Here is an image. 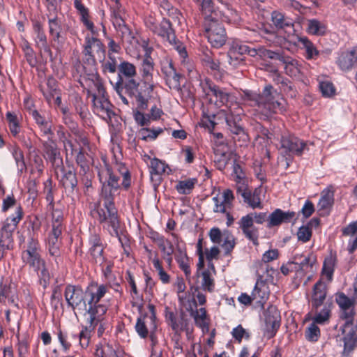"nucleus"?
<instances>
[{
	"instance_id": "1",
	"label": "nucleus",
	"mask_w": 357,
	"mask_h": 357,
	"mask_svg": "<svg viewBox=\"0 0 357 357\" xmlns=\"http://www.w3.org/2000/svg\"><path fill=\"white\" fill-rule=\"evenodd\" d=\"M108 290L107 285L97 283H91L84 291L79 286L69 284L66 287L64 296L68 305L74 311L77 310L84 316H89L90 326L88 329H85L86 333L107 313L108 306L101 303V299Z\"/></svg>"
},
{
	"instance_id": "2",
	"label": "nucleus",
	"mask_w": 357,
	"mask_h": 357,
	"mask_svg": "<svg viewBox=\"0 0 357 357\" xmlns=\"http://www.w3.org/2000/svg\"><path fill=\"white\" fill-rule=\"evenodd\" d=\"M200 6L204 19L202 26L208 41L214 47H222L227 40L226 30L222 23L224 19L221 20L220 13L213 9L211 0H202ZM227 11L225 20H229L236 14L233 9L228 8Z\"/></svg>"
},
{
	"instance_id": "3",
	"label": "nucleus",
	"mask_w": 357,
	"mask_h": 357,
	"mask_svg": "<svg viewBox=\"0 0 357 357\" xmlns=\"http://www.w3.org/2000/svg\"><path fill=\"white\" fill-rule=\"evenodd\" d=\"M244 100L266 117L285 111V100L280 97L271 85L265 86L261 94L245 93Z\"/></svg>"
},
{
	"instance_id": "4",
	"label": "nucleus",
	"mask_w": 357,
	"mask_h": 357,
	"mask_svg": "<svg viewBox=\"0 0 357 357\" xmlns=\"http://www.w3.org/2000/svg\"><path fill=\"white\" fill-rule=\"evenodd\" d=\"M21 258L29 270L37 274L39 284L45 289L50 283V275L46 261L42 257L40 243L36 238L31 237L28 240L25 249L22 251Z\"/></svg>"
},
{
	"instance_id": "5",
	"label": "nucleus",
	"mask_w": 357,
	"mask_h": 357,
	"mask_svg": "<svg viewBox=\"0 0 357 357\" xmlns=\"http://www.w3.org/2000/svg\"><path fill=\"white\" fill-rule=\"evenodd\" d=\"M102 199V206L100 203L96 204L95 208L91 211V215L102 225L103 228L106 229L112 236L117 237L121 241V227L114 199L107 195Z\"/></svg>"
},
{
	"instance_id": "6",
	"label": "nucleus",
	"mask_w": 357,
	"mask_h": 357,
	"mask_svg": "<svg viewBox=\"0 0 357 357\" xmlns=\"http://www.w3.org/2000/svg\"><path fill=\"white\" fill-rule=\"evenodd\" d=\"M88 79L93 83L98 91V95L92 93L87 90L88 97L92 98L94 112L107 121H111L112 117L115 115L112 110V105L106 97V90L103 86L102 79L97 73L88 75Z\"/></svg>"
},
{
	"instance_id": "7",
	"label": "nucleus",
	"mask_w": 357,
	"mask_h": 357,
	"mask_svg": "<svg viewBox=\"0 0 357 357\" xmlns=\"http://www.w3.org/2000/svg\"><path fill=\"white\" fill-rule=\"evenodd\" d=\"M23 215L22 208L18 204L15 208V214L6 220L0 231V259L4 258L8 252L13 249V233L22 219Z\"/></svg>"
},
{
	"instance_id": "8",
	"label": "nucleus",
	"mask_w": 357,
	"mask_h": 357,
	"mask_svg": "<svg viewBox=\"0 0 357 357\" xmlns=\"http://www.w3.org/2000/svg\"><path fill=\"white\" fill-rule=\"evenodd\" d=\"M153 88V84L149 82L143 80L139 82L136 79H130L125 82L123 90L127 95L135 98L139 109L145 110L148 107Z\"/></svg>"
},
{
	"instance_id": "9",
	"label": "nucleus",
	"mask_w": 357,
	"mask_h": 357,
	"mask_svg": "<svg viewBox=\"0 0 357 357\" xmlns=\"http://www.w3.org/2000/svg\"><path fill=\"white\" fill-rule=\"evenodd\" d=\"M146 24L154 33L168 41L179 52L181 56L184 57L186 56L185 48L183 43L177 40L169 20L163 19L159 24H157L153 20H149L146 22Z\"/></svg>"
},
{
	"instance_id": "10",
	"label": "nucleus",
	"mask_w": 357,
	"mask_h": 357,
	"mask_svg": "<svg viewBox=\"0 0 357 357\" xmlns=\"http://www.w3.org/2000/svg\"><path fill=\"white\" fill-rule=\"evenodd\" d=\"M199 86L204 93L203 97L207 99L210 104H213L217 107H221L227 103L229 93L209 79L206 78L201 80Z\"/></svg>"
},
{
	"instance_id": "11",
	"label": "nucleus",
	"mask_w": 357,
	"mask_h": 357,
	"mask_svg": "<svg viewBox=\"0 0 357 357\" xmlns=\"http://www.w3.org/2000/svg\"><path fill=\"white\" fill-rule=\"evenodd\" d=\"M136 75L137 69L133 63L126 61H123L119 64L118 79L117 82L113 84V87L120 96L122 102L126 105H129V102L123 95V86H125V82L128 80L135 79V77Z\"/></svg>"
},
{
	"instance_id": "12",
	"label": "nucleus",
	"mask_w": 357,
	"mask_h": 357,
	"mask_svg": "<svg viewBox=\"0 0 357 357\" xmlns=\"http://www.w3.org/2000/svg\"><path fill=\"white\" fill-rule=\"evenodd\" d=\"M266 57L279 61L284 65L285 73L292 77H298L301 74V64L298 60L287 55L283 51L274 52L269 50L265 52Z\"/></svg>"
},
{
	"instance_id": "13",
	"label": "nucleus",
	"mask_w": 357,
	"mask_h": 357,
	"mask_svg": "<svg viewBox=\"0 0 357 357\" xmlns=\"http://www.w3.org/2000/svg\"><path fill=\"white\" fill-rule=\"evenodd\" d=\"M48 20V31L52 42L54 43H63L64 38L62 35L63 26L58 17L56 7L52 4L48 6V13L46 14Z\"/></svg>"
},
{
	"instance_id": "14",
	"label": "nucleus",
	"mask_w": 357,
	"mask_h": 357,
	"mask_svg": "<svg viewBox=\"0 0 357 357\" xmlns=\"http://www.w3.org/2000/svg\"><path fill=\"white\" fill-rule=\"evenodd\" d=\"M83 54L86 61L90 65H96L95 55L100 59L105 58V50L102 43L95 37H86L84 45Z\"/></svg>"
},
{
	"instance_id": "15",
	"label": "nucleus",
	"mask_w": 357,
	"mask_h": 357,
	"mask_svg": "<svg viewBox=\"0 0 357 357\" xmlns=\"http://www.w3.org/2000/svg\"><path fill=\"white\" fill-rule=\"evenodd\" d=\"M336 302L342 310V318L345 319L346 321L342 326V333L345 332V329L353 326L354 324V317L355 314L354 305V301L344 293H338L336 295Z\"/></svg>"
},
{
	"instance_id": "16",
	"label": "nucleus",
	"mask_w": 357,
	"mask_h": 357,
	"mask_svg": "<svg viewBox=\"0 0 357 357\" xmlns=\"http://www.w3.org/2000/svg\"><path fill=\"white\" fill-rule=\"evenodd\" d=\"M265 52H269V50L261 46L258 48H252L240 41H234L232 43L227 54L229 58H236V54H239L241 56L248 54L250 56L259 55L261 57H266Z\"/></svg>"
},
{
	"instance_id": "17",
	"label": "nucleus",
	"mask_w": 357,
	"mask_h": 357,
	"mask_svg": "<svg viewBox=\"0 0 357 357\" xmlns=\"http://www.w3.org/2000/svg\"><path fill=\"white\" fill-rule=\"evenodd\" d=\"M104 172H105L108 178L102 184L101 197H105L107 195H109L110 198L114 199V192L122 186V185L119 183V176L113 172L112 168L106 162L105 169L98 174L100 181L102 180V174H104Z\"/></svg>"
},
{
	"instance_id": "18",
	"label": "nucleus",
	"mask_w": 357,
	"mask_h": 357,
	"mask_svg": "<svg viewBox=\"0 0 357 357\" xmlns=\"http://www.w3.org/2000/svg\"><path fill=\"white\" fill-rule=\"evenodd\" d=\"M266 334L268 338L273 337L280 326V313L276 306L269 305L264 312Z\"/></svg>"
},
{
	"instance_id": "19",
	"label": "nucleus",
	"mask_w": 357,
	"mask_h": 357,
	"mask_svg": "<svg viewBox=\"0 0 357 357\" xmlns=\"http://www.w3.org/2000/svg\"><path fill=\"white\" fill-rule=\"evenodd\" d=\"M280 142L281 149L290 155H301L307 149V144L293 135H283Z\"/></svg>"
},
{
	"instance_id": "20",
	"label": "nucleus",
	"mask_w": 357,
	"mask_h": 357,
	"mask_svg": "<svg viewBox=\"0 0 357 357\" xmlns=\"http://www.w3.org/2000/svg\"><path fill=\"white\" fill-rule=\"evenodd\" d=\"M29 114L33 118L36 126L40 130L43 136L50 139L54 136L53 124L51 119L46 117L37 109L29 108Z\"/></svg>"
},
{
	"instance_id": "21",
	"label": "nucleus",
	"mask_w": 357,
	"mask_h": 357,
	"mask_svg": "<svg viewBox=\"0 0 357 357\" xmlns=\"http://www.w3.org/2000/svg\"><path fill=\"white\" fill-rule=\"evenodd\" d=\"M254 222L253 214L248 213L243 216L238 224L245 237L252 241L255 245H258L259 230L254 225Z\"/></svg>"
},
{
	"instance_id": "22",
	"label": "nucleus",
	"mask_w": 357,
	"mask_h": 357,
	"mask_svg": "<svg viewBox=\"0 0 357 357\" xmlns=\"http://www.w3.org/2000/svg\"><path fill=\"white\" fill-rule=\"evenodd\" d=\"M105 314H106V313L102 315V319L99 322H98L96 325H94V327H93V328L90 331H88L87 334L85 331V329L86 328H88V327L90 326V324L89 321V316H86V325L85 326L82 327V329L78 335H72V337L76 340H79V344L82 347H83V348L87 347L89 344L92 333L94 332V330L97 326H98V331H97L98 337H101L102 335V334L105 330L104 323H103V321L105 319Z\"/></svg>"
},
{
	"instance_id": "23",
	"label": "nucleus",
	"mask_w": 357,
	"mask_h": 357,
	"mask_svg": "<svg viewBox=\"0 0 357 357\" xmlns=\"http://www.w3.org/2000/svg\"><path fill=\"white\" fill-rule=\"evenodd\" d=\"M165 312L166 322L175 333L178 334L181 331L187 330L188 321L185 317L183 312H181L180 317H178L168 307H165Z\"/></svg>"
},
{
	"instance_id": "24",
	"label": "nucleus",
	"mask_w": 357,
	"mask_h": 357,
	"mask_svg": "<svg viewBox=\"0 0 357 357\" xmlns=\"http://www.w3.org/2000/svg\"><path fill=\"white\" fill-rule=\"evenodd\" d=\"M236 109L235 112H233L231 109L223 112L228 129L232 134L238 135L244 134L245 131L240 123L241 121V112L242 109L237 107Z\"/></svg>"
},
{
	"instance_id": "25",
	"label": "nucleus",
	"mask_w": 357,
	"mask_h": 357,
	"mask_svg": "<svg viewBox=\"0 0 357 357\" xmlns=\"http://www.w3.org/2000/svg\"><path fill=\"white\" fill-rule=\"evenodd\" d=\"M236 192L243 199V202L252 208H262L259 192L257 189L253 192L248 189L245 183L238 185Z\"/></svg>"
},
{
	"instance_id": "26",
	"label": "nucleus",
	"mask_w": 357,
	"mask_h": 357,
	"mask_svg": "<svg viewBox=\"0 0 357 357\" xmlns=\"http://www.w3.org/2000/svg\"><path fill=\"white\" fill-rule=\"evenodd\" d=\"M149 168L151 181L154 188H156L161 183L162 175L165 173L166 169L169 168V166L165 162L153 158L151 159Z\"/></svg>"
},
{
	"instance_id": "27",
	"label": "nucleus",
	"mask_w": 357,
	"mask_h": 357,
	"mask_svg": "<svg viewBox=\"0 0 357 357\" xmlns=\"http://www.w3.org/2000/svg\"><path fill=\"white\" fill-rule=\"evenodd\" d=\"M63 176L60 183L64 188L68 195L73 196L78 192L77 178L75 172L69 169L66 170L63 167H61Z\"/></svg>"
},
{
	"instance_id": "28",
	"label": "nucleus",
	"mask_w": 357,
	"mask_h": 357,
	"mask_svg": "<svg viewBox=\"0 0 357 357\" xmlns=\"http://www.w3.org/2000/svg\"><path fill=\"white\" fill-rule=\"evenodd\" d=\"M162 73L165 75L166 84L169 89H180V74L177 73L172 61H168L163 65Z\"/></svg>"
},
{
	"instance_id": "29",
	"label": "nucleus",
	"mask_w": 357,
	"mask_h": 357,
	"mask_svg": "<svg viewBox=\"0 0 357 357\" xmlns=\"http://www.w3.org/2000/svg\"><path fill=\"white\" fill-rule=\"evenodd\" d=\"M252 298L254 299L256 306L264 308V304L269 297V291L267 284L261 280H258L252 291Z\"/></svg>"
},
{
	"instance_id": "30",
	"label": "nucleus",
	"mask_w": 357,
	"mask_h": 357,
	"mask_svg": "<svg viewBox=\"0 0 357 357\" xmlns=\"http://www.w3.org/2000/svg\"><path fill=\"white\" fill-rule=\"evenodd\" d=\"M337 64L342 70L348 71L357 65V49L342 52L337 59Z\"/></svg>"
},
{
	"instance_id": "31",
	"label": "nucleus",
	"mask_w": 357,
	"mask_h": 357,
	"mask_svg": "<svg viewBox=\"0 0 357 357\" xmlns=\"http://www.w3.org/2000/svg\"><path fill=\"white\" fill-rule=\"evenodd\" d=\"M296 213L293 211H283L280 208L275 209L268 217L267 227L271 228L279 226L283 222H290L295 217Z\"/></svg>"
},
{
	"instance_id": "32",
	"label": "nucleus",
	"mask_w": 357,
	"mask_h": 357,
	"mask_svg": "<svg viewBox=\"0 0 357 357\" xmlns=\"http://www.w3.org/2000/svg\"><path fill=\"white\" fill-rule=\"evenodd\" d=\"M327 294L326 285L321 280H319L313 288V294L312 296V308L317 310L323 305Z\"/></svg>"
},
{
	"instance_id": "33",
	"label": "nucleus",
	"mask_w": 357,
	"mask_h": 357,
	"mask_svg": "<svg viewBox=\"0 0 357 357\" xmlns=\"http://www.w3.org/2000/svg\"><path fill=\"white\" fill-rule=\"evenodd\" d=\"M74 6L81 16V21L87 28V29H89L92 33V34H96L97 32L95 30L94 24L91 21L89 20L88 8L84 6L81 0H75Z\"/></svg>"
},
{
	"instance_id": "34",
	"label": "nucleus",
	"mask_w": 357,
	"mask_h": 357,
	"mask_svg": "<svg viewBox=\"0 0 357 357\" xmlns=\"http://www.w3.org/2000/svg\"><path fill=\"white\" fill-rule=\"evenodd\" d=\"M139 70L142 79L151 83L153 79L154 63L153 59L149 54H146L143 58Z\"/></svg>"
},
{
	"instance_id": "35",
	"label": "nucleus",
	"mask_w": 357,
	"mask_h": 357,
	"mask_svg": "<svg viewBox=\"0 0 357 357\" xmlns=\"http://www.w3.org/2000/svg\"><path fill=\"white\" fill-rule=\"evenodd\" d=\"M298 42L300 43L305 51V57L307 60H315L319 55V52L317 50L314 44L306 36H297Z\"/></svg>"
},
{
	"instance_id": "36",
	"label": "nucleus",
	"mask_w": 357,
	"mask_h": 357,
	"mask_svg": "<svg viewBox=\"0 0 357 357\" xmlns=\"http://www.w3.org/2000/svg\"><path fill=\"white\" fill-rule=\"evenodd\" d=\"M33 29L36 34V42L37 45L43 48L45 51L51 53V50L47 45V36L43 30V24L39 21H35L33 24Z\"/></svg>"
},
{
	"instance_id": "37",
	"label": "nucleus",
	"mask_w": 357,
	"mask_h": 357,
	"mask_svg": "<svg viewBox=\"0 0 357 357\" xmlns=\"http://www.w3.org/2000/svg\"><path fill=\"white\" fill-rule=\"evenodd\" d=\"M43 147L48 159L52 163H55L58 160H60L61 163L63 162L62 158H60V152L57 149L56 144L52 140V138L48 139V141L43 142Z\"/></svg>"
},
{
	"instance_id": "38",
	"label": "nucleus",
	"mask_w": 357,
	"mask_h": 357,
	"mask_svg": "<svg viewBox=\"0 0 357 357\" xmlns=\"http://www.w3.org/2000/svg\"><path fill=\"white\" fill-rule=\"evenodd\" d=\"M190 315L194 318L195 324L203 330H208V323L206 321L207 313L204 307H201L199 310H193L192 307L190 310Z\"/></svg>"
},
{
	"instance_id": "39",
	"label": "nucleus",
	"mask_w": 357,
	"mask_h": 357,
	"mask_svg": "<svg viewBox=\"0 0 357 357\" xmlns=\"http://www.w3.org/2000/svg\"><path fill=\"white\" fill-rule=\"evenodd\" d=\"M271 20L276 28L284 29L288 27H292L291 20L285 17L282 13L273 11L271 14Z\"/></svg>"
},
{
	"instance_id": "40",
	"label": "nucleus",
	"mask_w": 357,
	"mask_h": 357,
	"mask_svg": "<svg viewBox=\"0 0 357 357\" xmlns=\"http://www.w3.org/2000/svg\"><path fill=\"white\" fill-rule=\"evenodd\" d=\"M334 201V190L333 186H329L321 192V199L318 206L320 209H325L330 207Z\"/></svg>"
},
{
	"instance_id": "41",
	"label": "nucleus",
	"mask_w": 357,
	"mask_h": 357,
	"mask_svg": "<svg viewBox=\"0 0 357 357\" xmlns=\"http://www.w3.org/2000/svg\"><path fill=\"white\" fill-rule=\"evenodd\" d=\"M197 183V179L195 178L179 181L176 185L175 188L181 195H189L194 189Z\"/></svg>"
},
{
	"instance_id": "42",
	"label": "nucleus",
	"mask_w": 357,
	"mask_h": 357,
	"mask_svg": "<svg viewBox=\"0 0 357 357\" xmlns=\"http://www.w3.org/2000/svg\"><path fill=\"white\" fill-rule=\"evenodd\" d=\"M6 119L10 133L13 137H17L21 131L20 121L17 115L14 112H8L6 114Z\"/></svg>"
},
{
	"instance_id": "43",
	"label": "nucleus",
	"mask_w": 357,
	"mask_h": 357,
	"mask_svg": "<svg viewBox=\"0 0 357 357\" xmlns=\"http://www.w3.org/2000/svg\"><path fill=\"white\" fill-rule=\"evenodd\" d=\"M307 31L312 35L322 36L326 31V26L316 19L309 20L307 21Z\"/></svg>"
},
{
	"instance_id": "44",
	"label": "nucleus",
	"mask_w": 357,
	"mask_h": 357,
	"mask_svg": "<svg viewBox=\"0 0 357 357\" xmlns=\"http://www.w3.org/2000/svg\"><path fill=\"white\" fill-rule=\"evenodd\" d=\"M201 287L204 291L213 292L215 289V280L209 270H204L201 273Z\"/></svg>"
},
{
	"instance_id": "45",
	"label": "nucleus",
	"mask_w": 357,
	"mask_h": 357,
	"mask_svg": "<svg viewBox=\"0 0 357 357\" xmlns=\"http://www.w3.org/2000/svg\"><path fill=\"white\" fill-rule=\"evenodd\" d=\"M236 238L229 231L223 233V243L221 245L225 250L224 255L230 256L236 245Z\"/></svg>"
},
{
	"instance_id": "46",
	"label": "nucleus",
	"mask_w": 357,
	"mask_h": 357,
	"mask_svg": "<svg viewBox=\"0 0 357 357\" xmlns=\"http://www.w3.org/2000/svg\"><path fill=\"white\" fill-rule=\"evenodd\" d=\"M95 354L96 357H119L112 345L108 343L97 345Z\"/></svg>"
},
{
	"instance_id": "47",
	"label": "nucleus",
	"mask_w": 357,
	"mask_h": 357,
	"mask_svg": "<svg viewBox=\"0 0 357 357\" xmlns=\"http://www.w3.org/2000/svg\"><path fill=\"white\" fill-rule=\"evenodd\" d=\"M343 341L344 353L349 354L356 346L357 335L356 331L354 329L349 331V332L343 337Z\"/></svg>"
},
{
	"instance_id": "48",
	"label": "nucleus",
	"mask_w": 357,
	"mask_h": 357,
	"mask_svg": "<svg viewBox=\"0 0 357 357\" xmlns=\"http://www.w3.org/2000/svg\"><path fill=\"white\" fill-rule=\"evenodd\" d=\"M293 261L295 271L297 272H305L312 267V262L310 261V259L307 257L295 256L293 258Z\"/></svg>"
},
{
	"instance_id": "49",
	"label": "nucleus",
	"mask_w": 357,
	"mask_h": 357,
	"mask_svg": "<svg viewBox=\"0 0 357 357\" xmlns=\"http://www.w3.org/2000/svg\"><path fill=\"white\" fill-rule=\"evenodd\" d=\"M88 156L83 151V149H80L79 151L76 156V163L80 167V174H86L89 173L90 169V162L88 160Z\"/></svg>"
},
{
	"instance_id": "50",
	"label": "nucleus",
	"mask_w": 357,
	"mask_h": 357,
	"mask_svg": "<svg viewBox=\"0 0 357 357\" xmlns=\"http://www.w3.org/2000/svg\"><path fill=\"white\" fill-rule=\"evenodd\" d=\"M335 265V258L331 255L326 258L324 261L322 275H325L329 282L333 280Z\"/></svg>"
},
{
	"instance_id": "51",
	"label": "nucleus",
	"mask_w": 357,
	"mask_h": 357,
	"mask_svg": "<svg viewBox=\"0 0 357 357\" xmlns=\"http://www.w3.org/2000/svg\"><path fill=\"white\" fill-rule=\"evenodd\" d=\"M179 252L180 255L176 257V261L179 265L180 268L184 272L186 278L190 279L191 270L190 268L189 259L185 253H183L181 250Z\"/></svg>"
},
{
	"instance_id": "52",
	"label": "nucleus",
	"mask_w": 357,
	"mask_h": 357,
	"mask_svg": "<svg viewBox=\"0 0 357 357\" xmlns=\"http://www.w3.org/2000/svg\"><path fill=\"white\" fill-rule=\"evenodd\" d=\"M116 169L123 177L122 188L128 190L131 184V176L128 169L123 164L117 163Z\"/></svg>"
},
{
	"instance_id": "53",
	"label": "nucleus",
	"mask_w": 357,
	"mask_h": 357,
	"mask_svg": "<svg viewBox=\"0 0 357 357\" xmlns=\"http://www.w3.org/2000/svg\"><path fill=\"white\" fill-rule=\"evenodd\" d=\"M149 321L148 315H144L137 319L135 329L139 335L142 338L146 337L149 334L146 326Z\"/></svg>"
},
{
	"instance_id": "54",
	"label": "nucleus",
	"mask_w": 357,
	"mask_h": 357,
	"mask_svg": "<svg viewBox=\"0 0 357 357\" xmlns=\"http://www.w3.org/2000/svg\"><path fill=\"white\" fill-rule=\"evenodd\" d=\"M155 243H157L161 251L163 252V255L167 254V252H174V246L168 239L164 238L160 235H157V238H155Z\"/></svg>"
},
{
	"instance_id": "55",
	"label": "nucleus",
	"mask_w": 357,
	"mask_h": 357,
	"mask_svg": "<svg viewBox=\"0 0 357 357\" xmlns=\"http://www.w3.org/2000/svg\"><path fill=\"white\" fill-rule=\"evenodd\" d=\"M89 253L95 263L102 265L105 261L104 246L90 248Z\"/></svg>"
},
{
	"instance_id": "56",
	"label": "nucleus",
	"mask_w": 357,
	"mask_h": 357,
	"mask_svg": "<svg viewBox=\"0 0 357 357\" xmlns=\"http://www.w3.org/2000/svg\"><path fill=\"white\" fill-rule=\"evenodd\" d=\"M320 337V329L315 324V323L311 324L305 331V337L310 342H317Z\"/></svg>"
},
{
	"instance_id": "57",
	"label": "nucleus",
	"mask_w": 357,
	"mask_h": 357,
	"mask_svg": "<svg viewBox=\"0 0 357 357\" xmlns=\"http://www.w3.org/2000/svg\"><path fill=\"white\" fill-rule=\"evenodd\" d=\"M153 264L155 270L158 271L160 280L164 284H167L170 281L169 275L165 271L162 266L161 262L158 257L153 259Z\"/></svg>"
},
{
	"instance_id": "58",
	"label": "nucleus",
	"mask_w": 357,
	"mask_h": 357,
	"mask_svg": "<svg viewBox=\"0 0 357 357\" xmlns=\"http://www.w3.org/2000/svg\"><path fill=\"white\" fill-rule=\"evenodd\" d=\"M116 31H118L120 37L122 39L126 38H130L131 37V31L129 27L126 24L124 20H119V22H116V23L113 24Z\"/></svg>"
},
{
	"instance_id": "59",
	"label": "nucleus",
	"mask_w": 357,
	"mask_h": 357,
	"mask_svg": "<svg viewBox=\"0 0 357 357\" xmlns=\"http://www.w3.org/2000/svg\"><path fill=\"white\" fill-rule=\"evenodd\" d=\"M163 132L162 128H158L155 130H151L149 128H142L139 130V135L142 136L143 140H147L148 139H155L156 137Z\"/></svg>"
},
{
	"instance_id": "60",
	"label": "nucleus",
	"mask_w": 357,
	"mask_h": 357,
	"mask_svg": "<svg viewBox=\"0 0 357 357\" xmlns=\"http://www.w3.org/2000/svg\"><path fill=\"white\" fill-rule=\"evenodd\" d=\"M298 239L300 241L306 243L310 240L312 236V230L309 226H301L297 232Z\"/></svg>"
},
{
	"instance_id": "61",
	"label": "nucleus",
	"mask_w": 357,
	"mask_h": 357,
	"mask_svg": "<svg viewBox=\"0 0 357 357\" xmlns=\"http://www.w3.org/2000/svg\"><path fill=\"white\" fill-rule=\"evenodd\" d=\"M331 310L329 306L324 305V308L320 311L316 313L315 317H314V322L317 324H323L326 320L328 319L330 317Z\"/></svg>"
},
{
	"instance_id": "62",
	"label": "nucleus",
	"mask_w": 357,
	"mask_h": 357,
	"mask_svg": "<svg viewBox=\"0 0 357 357\" xmlns=\"http://www.w3.org/2000/svg\"><path fill=\"white\" fill-rule=\"evenodd\" d=\"M232 176L234 178V181L236 182V188L238 185H241L242 183H244L243 181L244 173L241 165L236 162L234 163Z\"/></svg>"
},
{
	"instance_id": "63",
	"label": "nucleus",
	"mask_w": 357,
	"mask_h": 357,
	"mask_svg": "<svg viewBox=\"0 0 357 357\" xmlns=\"http://www.w3.org/2000/svg\"><path fill=\"white\" fill-rule=\"evenodd\" d=\"M280 88L281 91L291 98H295L298 93L294 85L288 79H286V82Z\"/></svg>"
},
{
	"instance_id": "64",
	"label": "nucleus",
	"mask_w": 357,
	"mask_h": 357,
	"mask_svg": "<svg viewBox=\"0 0 357 357\" xmlns=\"http://www.w3.org/2000/svg\"><path fill=\"white\" fill-rule=\"evenodd\" d=\"M17 353L18 357H27L29 354V342L26 337L18 340Z\"/></svg>"
}]
</instances>
